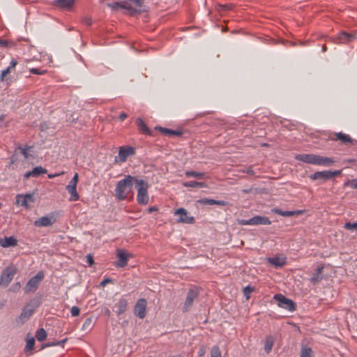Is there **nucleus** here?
I'll use <instances>...</instances> for the list:
<instances>
[{"mask_svg":"<svg viewBox=\"0 0 357 357\" xmlns=\"http://www.w3.org/2000/svg\"><path fill=\"white\" fill-rule=\"evenodd\" d=\"M295 159L305 163L322 166H330L334 162L331 158L315 154H297L295 155Z\"/></svg>","mask_w":357,"mask_h":357,"instance_id":"nucleus-1","label":"nucleus"},{"mask_svg":"<svg viewBox=\"0 0 357 357\" xmlns=\"http://www.w3.org/2000/svg\"><path fill=\"white\" fill-rule=\"evenodd\" d=\"M132 180H120L115 188L114 196L118 201H123L133 196Z\"/></svg>","mask_w":357,"mask_h":357,"instance_id":"nucleus-2","label":"nucleus"},{"mask_svg":"<svg viewBox=\"0 0 357 357\" xmlns=\"http://www.w3.org/2000/svg\"><path fill=\"white\" fill-rule=\"evenodd\" d=\"M144 0H125L121 2H116L110 5L112 8L120 7L130 10L132 13H140L142 11V6Z\"/></svg>","mask_w":357,"mask_h":357,"instance_id":"nucleus-3","label":"nucleus"},{"mask_svg":"<svg viewBox=\"0 0 357 357\" xmlns=\"http://www.w3.org/2000/svg\"><path fill=\"white\" fill-rule=\"evenodd\" d=\"M135 187L137 190V201L138 204L146 205L149 203V197L148 195L149 185L144 180H135Z\"/></svg>","mask_w":357,"mask_h":357,"instance_id":"nucleus-4","label":"nucleus"},{"mask_svg":"<svg viewBox=\"0 0 357 357\" xmlns=\"http://www.w3.org/2000/svg\"><path fill=\"white\" fill-rule=\"evenodd\" d=\"M135 154V149L129 146H121L119 150V153L114 158L116 163L125 162L128 158Z\"/></svg>","mask_w":357,"mask_h":357,"instance_id":"nucleus-5","label":"nucleus"},{"mask_svg":"<svg viewBox=\"0 0 357 357\" xmlns=\"http://www.w3.org/2000/svg\"><path fill=\"white\" fill-rule=\"evenodd\" d=\"M199 295V289L196 287L190 288L187 294L186 299L183 306V312H185L190 310L193 305L195 300H196Z\"/></svg>","mask_w":357,"mask_h":357,"instance_id":"nucleus-6","label":"nucleus"},{"mask_svg":"<svg viewBox=\"0 0 357 357\" xmlns=\"http://www.w3.org/2000/svg\"><path fill=\"white\" fill-rule=\"evenodd\" d=\"M44 278L43 272H38L34 277H32L24 287L26 294L29 292H35L38 287L39 283Z\"/></svg>","mask_w":357,"mask_h":357,"instance_id":"nucleus-7","label":"nucleus"},{"mask_svg":"<svg viewBox=\"0 0 357 357\" xmlns=\"http://www.w3.org/2000/svg\"><path fill=\"white\" fill-rule=\"evenodd\" d=\"M274 299L278 302V305L285 310L293 312L296 310L295 303L291 299L282 294H275Z\"/></svg>","mask_w":357,"mask_h":357,"instance_id":"nucleus-8","label":"nucleus"},{"mask_svg":"<svg viewBox=\"0 0 357 357\" xmlns=\"http://www.w3.org/2000/svg\"><path fill=\"white\" fill-rule=\"evenodd\" d=\"M16 273L17 269L14 266L6 267L1 273L0 282L5 286H8L13 279Z\"/></svg>","mask_w":357,"mask_h":357,"instance_id":"nucleus-9","label":"nucleus"},{"mask_svg":"<svg viewBox=\"0 0 357 357\" xmlns=\"http://www.w3.org/2000/svg\"><path fill=\"white\" fill-rule=\"evenodd\" d=\"M116 255L118 260L114 262L116 267H125L128 264L129 259L131 257V255L122 249L116 250Z\"/></svg>","mask_w":357,"mask_h":357,"instance_id":"nucleus-10","label":"nucleus"},{"mask_svg":"<svg viewBox=\"0 0 357 357\" xmlns=\"http://www.w3.org/2000/svg\"><path fill=\"white\" fill-rule=\"evenodd\" d=\"M175 215H179L177 222L185 224H193L195 218L192 216H189L188 211L183 208H179L174 212Z\"/></svg>","mask_w":357,"mask_h":357,"instance_id":"nucleus-11","label":"nucleus"},{"mask_svg":"<svg viewBox=\"0 0 357 357\" xmlns=\"http://www.w3.org/2000/svg\"><path fill=\"white\" fill-rule=\"evenodd\" d=\"M146 304L145 298H140L134 306V314L139 319H144L146 317Z\"/></svg>","mask_w":357,"mask_h":357,"instance_id":"nucleus-12","label":"nucleus"},{"mask_svg":"<svg viewBox=\"0 0 357 357\" xmlns=\"http://www.w3.org/2000/svg\"><path fill=\"white\" fill-rule=\"evenodd\" d=\"M331 140L340 141L342 144H352L354 139L347 134L343 132H335L329 137Z\"/></svg>","mask_w":357,"mask_h":357,"instance_id":"nucleus-13","label":"nucleus"},{"mask_svg":"<svg viewBox=\"0 0 357 357\" xmlns=\"http://www.w3.org/2000/svg\"><path fill=\"white\" fill-rule=\"evenodd\" d=\"M78 180H71L70 183L66 186V190L70 193L69 201L75 202L79 200V196L77 191V183Z\"/></svg>","mask_w":357,"mask_h":357,"instance_id":"nucleus-14","label":"nucleus"},{"mask_svg":"<svg viewBox=\"0 0 357 357\" xmlns=\"http://www.w3.org/2000/svg\"><path fill=\"white\" fill-rule=\"evenodd\" d=\"M33 202V195L31 194L17 195L16 196L15 204L20 206H24L26 208H29V202Z\"/></svg>","mask_w":357,"mask_h":357,"instance_id":"nucleus-15","label":"nucleus"},{"mask_svg":"<svg viewBox=\"0 0 357 357\" xmlns=\"http://www.w3.org/2000/svg\"><path fill=\"white\" fill-rule=\"evenodd\" d=\"M355 39V35L346 32H341L335 38V43L337 44H345Z\"/></svg>","mask_w":357,"mask_h":357,"instance_id":"nucleus-16","label":"nucleus"},{"mask_svg":"<svg viewBox=\"0 0 357 357\" xmlns=\"http://www.w3.org/2000/svg\"><path fill=\"white\" fill-rule=\"evenodd\" d=\"M128 301L123 296H122L116 303L114 305L115 312L117 315H121L124 313L128 307Z\"/></svg>","mask_w":357,"mask_h":357,"instance_id":"nucleus-17","label":"nucleus"},{"mask_svg":"<svg viewBox=\"0 0 357 357\" xmlns=\"http://www.w3.org/2000/svg\"><path fill=\"white\" fill-rule=\"evenodd\" d=\"M55 219L53 217L43 216L34 222L36 227H48L52 225L55 222Z\"/></svg>","mask_w":357,"mask_h":357,"instance_id":"nucleus-18","label":"nucleus"},{"mask_svg":"<svg viewBox=\"0 0 357 357\" xmlns=\"http://www.w3.org/2000/svg\"><path fill=\"white\" fill-rule=\"evenodd\" d=\"M47 171L46 169L39 166L34 167L31 171H28L24 174L25 178L29 177H39L43 176L44 174H47Z\"/></svg>","mask_w":357,"mask_h":357,"instance_id":"nucleus-19","label":"nucleus"},{"mask_svg":"<svg viewBox=\"0 0 357 357\" xmlns=\"http://www.w3.org/2000/svg\"><path fill=\"white\" fill-rule=\"evenodd\" d=\"M324 266H318L316 269L315 272L312 274V276L310 279V282L313 284H316L319 282H320L324 276H323V270H324Z\"/></svg>","mask_w":357,"mask_h":357,"instance_id":"nucleus-20","label":"nucleus"},{"mask_svg":"<svg viewBox=\"0 0 357 357\" xmlns=\"http://www.w3.org/2000/svg\"><path fill=\"white\" fill-rule=\"evenodd\" d=\"M34 312V308L29 306V305H26L19 316V319L22 322H24L29 319V317L32 315Z\"/></svg>","mask_w":357,"mask_h":357,"instance_id":"nucleus-21","label":"nucleus"},{"mask_svg":"<svg viewBox=\"0 0 357 357\" xmlns=\"http://www.w3.org/2000/svg\"><path fill=\"white\" fill-rule=\"evenodd\" d=\"M17 64V61L15 59H13L10 61L9 66L8 68H6L5 70H2V72H1V74L0 76V80L1 82H3L5 80H6V81L8 80V79H6V77L15 69Z\"/></svg>","mask_w":357,"mask_h":357,"instance_id":"nucleus-22","label":"nucleus"},{"mask_svg":"<svg viewBox=\"0 0 357 357\" xmlns=\"http://www.w3.org/2000/svg\"><path fill=\"white\" fill-rule=\"evenodd\" d=\"M252 225H269L271 223L269 218L266 216L256 215V216L252 217Z\"/></svg>","mask_w":357,"mask_h":357,"instance_id":"nucleus-23","label":"nucleus"},{"mask_svg":"<svg viewBox=\"0 0 357 357\" xmlns=\"http://www.w3.org/2000/svg\"><path fill=\"white\" fill-rule=\"evenodd\" d=\"M199 202L204 205H219V206H227L228 205V202L223 200H215L213 199H202L199 200Z\"/></svg>","mask_w":357,"mask_h":357,"instance_id":"nucleus-24","label":"nucleus"},{"mask_svg":"<svg viewBox=\"0 0 357 357\" xmlns=\"http://www.w3.org/2000/svg\"><path fill=\"white\" fill-rule=\"evenodd\" d=\"M17 243V241L13 236L5 237L1 240L0 244L3 248H8L11 246H15Z\"/></svg>","mask_w":357,"mask_h":357,"instance_id":"nucleus-25","label":"nucleus"},{"mask_svg":"<svg viewBox=\"0 0 357 357\" xmlns=\"http://www.w3.org/2000/svg\"><path fill=\"white\" fill-rule=\"evenodd\" d=\"M340 172H317L314 174V178H318L319 176H322V178H331L333 177L338 176L340 174Z\"/></svg>","mask_w":357,"mask_h":357,"instance_id":"nucleus-26","label":"nucleus"},{"mask_svg":"<svg viewBox=\"0 0 357 357\" xmlns=\"http://www.w3.org/2000/svg\"><path fill=\"white\" fill-rule=\"evenodd\" d=\"M268 261L271 265L275 267H282L286 264L285 258H280L278 257H269L268 258Z\"/></svg>","mask_w":357,"mask_h":357,"instance_id":"nucleus-27","label":"nucleus"},{"mask_svg":"<svg viewBox=\"0 0 357 357\" xmlns=\"http://www.w3.org/2000/svg\"><path fill=\"white\" fill-rule=\"evenodd\" d=\"M183 185L185 187L194 188H202L206 187V184L204 182H197L195 180H190L183 183Z\"/></svg>","mask_w":357,"mask_h":357,"instance_id":"nucleus-28","label":"nucleus"},{"mask_svg":"<svg viewBox=\"0 0 357 357\" xmlns=\"http://www.w3.org/2000/svg\"><path fill=\"white\" fill-rule=\"evenodd\" d=\"M274 337L272 335H268L266 337L264 344V350L266 354H269L271 352L274 344Z\"/></svg>","mask_w":357,"mask_h":357,"instance_id":"nucleus-29","label":"nucleus"},{"mask_svg":"<svg viewBox=\"0 0 357 357\" xmlns=\"http://www.w3.org/2000/svg\"><path fill=\"white\" fill-rule=\"evenodd\" d=\"M75 0H56V5L61 8H70L74 3Z\"/></svg>","mask_w":357,"mask_h":357,"instance_id":"nucleus-30","label":"nucleus"},{"mask_svg":"<svg viewBox=\"0 0 357 357\" xmlns=\"http://www.w3.org/2000/svg\"><path fill=\"white\" fill-rule=\"evenodd\" d=\"M158 130L165 135L179 136L182 134L181 131L171 130L165 128H158Z\"/></svg>","mask_w":357,"mask_h":357,"instance_id":"nucleus-31","label":"nucleus"},{"mask_svg":"<svg viewBox=\"0 0 357 357\" xmlns=\"http://www.w3.org/2000/svg\"><path fill=\"white\" fill-rule=\"evenodd\" d=\"M301 357H313V352L310 347H303L301 351Z\"/></svg>","mask_w":357,"mask_h":357,"instance_id":"nucleus-32","label":"nucleus"},{"mask_svg":"<svg viewBox=\"0 0 357 357\" xmlns=\"http://www.w3.org/2000/svg\"><path fill=\"white\" fill-rule=\"evenodd\" d=\"M274 213L278 215H280L284 217H290L294 215V213L292 211H282L280 208H274L272 210Z\"/></svg>","mask_w":357,"mask_h":357,"instance_id":"nucleus-33","label":"nucleus"},{"mask_svg":"<svg viewBox=\"0 0 357 357\" xmlns=\"http://www.w3.org/2000/svg\"><path fill=\"white\" fill-rule=\"evenodd\" d=\"M36 337L37 340L40 342L45 340V338L47 337V333L45 330L43 328H40L37 330L36 333Z\"/></svg>","mask_w":357,"mask_h":357,"instance_id":"nucleus-34","label":"nucleus"},{"mask_svg":"<svg viewBox=\"0 0 357 357\" xmlns=\"http://www.w3.org/2000/svg\"><path fill=\"white\" fill-rule=\"evenodd\" d=\"M211 357H222L219 347L213 346L211 350Z\"/></svg>","mask_w":357,"mask_h":357,"instance_id":"nucleus-35","label":"nucleus"},{"mask_svg":"<svg viewBox=\"0 0 357 357\" xmlns=\"http://www.w3.org/2000/svg\"><path fill=\"white\" fill-rule=\"evenodd\" d=\"M35 344V340L33 337H31L26 340V344L25 346L26 351H31L33 349Z\"/></svg>","mask_w":357,"mask_h":357,"instance_id":"nucleus-36","label":"nucleus"},{"mask_svg":"<svg viewBox=\"0 0 357 357\" xmlns=\"http://www.w3.org/2000/svg\"><path fill=\"white\" fill-rule=\"evenodd\" d=\"M137 126L139 127V129L143 132H147L148 128L146 125L144 123V121L141 119H137Z\"/></svg>","mask_w":357,"mask_h":357,"instance_id":"nucleus-37","label":"nucleus"},{"mask_svg":"<svg viewBox=\"0 0 357 357\" xmlns=\"http://www.w3.org/2000/svg\"><path fill=\"white\" fill-rule=\"evenodd\" d=\"M29 72L34 75H45L47 73L46 70H43L40 68H30Z\"/></svg>","mask_w":357,"mask_h":357,"instance_id":"nucleus-38","label":"nucleus"},{"mask_svg":"<svg viewBox=\"0 0 357 357\" xmlns=\"http://www.w3.org/2000/svg\"><path fill=\"white\" fill-rule=\"evenodd\" d=\"M344 185L357 189V180H347Z\"/></svg>","mask_w":357,"mask_h":357,"instance_id":"nucleus-39","label":"nucleus"},{"mask_svg":"<svg viewBox=\"0 0 357 357\" xmlns=\"http://www.w3.org/2000/svg\"><path fill=\"white\" fill-rule=\"evenodd\" d=\"M346 229H357V222H347L344 227Z\"/></svg>","mask_w":357,"mask_h":357,"instance_id":"nucleus-40","label":"nucleus"},{"mask_svg":"<svg viewBox=\"0 0 357 357\" xmlns=\"http://www.w3.org/2000/svg\"><path fill=\"white\" fill-rule=\"evenodd\" d=\"M80 310L77 306H73L71 307L70 313L73 317H77L79 314Z\"/></svg>","mask_w":357,"mask_h":357,"instance_id":"nucleus-41","label":"nucleus"},{"mask_svg":"<svg viewBox=\"0 0 357 357\" xmlns=\"http://www.w3.org/2000/svg\"><path fill=\"white\" fill-rule=\"evenodd\" d=\"M238 223L241 225H252V218L249 220H238Z\"/></svg>","mask_w":357,"mask_h":357,"instance_id":"nucleus-42","label":"nucleus"},{"mask_svg":"<svg viewBox=\"0 0 357 357\" xmlns=\"http://www.w3.org/2000/svg\"><path fill=\"white\" fill-rule=\"evenodd\" d=\"M252 290V288H251L250 286H247L246 287L244 288L243 292L247 299L250 298V294H251Z\"/></svg>","mask_w":357,"mask_h":357,"instance_id":"nucleus-43","label":"nucleus"},{"mask_svg":"<svg viewBox=\"0 0 357 357\" xmlns=\"http://www.w3.org/2000/svg\"><path fill=\"white\" fill-rule=\"evenodd\" d=\"M185 176H194V177H198L202 176V174L197 172H185Z\"/></svg>","mask_w":357,"mask_h":357,"instance_id":"nucleus-44","label":"nucleus"},{"mask_svg":"<svg viewBox=\"0 0 357 357\" xmlns=\"http://www.w3.org/2000/svg\"><path fill=\"white\" fill-rule=\"evenodd\" d=\"M18 151H20V153L21 154H22L24 155L25 159L29 158V153H28V151H27L26 149L19 147L18 148Z\"/></svg>","mask_w":357,"mask_h":357,"instance_id":"nucleus-45","label":"nucleus"},{"mask_svg":"<svg viewBox=\"0 0 357 357\" xmlns=\"http://www.w3.org/2000/svg\"><path fill=\"white\" fill-rule=\"evenodd\" d=\"M59 346L58 341L49 342L43 346V348Z\"/></svg>","mask_w":357,"mask_h":357,"instance_id":"nucleus-46","label":"nucleus"},{"mask_svg":"<svg viewBox=\"0 0 357 357\" xmlns=\"http://www.w3.org/2000/svg\"><path fill=\"white\" fill-rule=\"evenodd\" d=\"M86 262L89 264V266L93 265L94 263L93 256H91V255H88L86 256Z\"/></svg>","mask_w":357,"mask_h":357,"instance_id":"nucleus-47","label":"nucleus"},{"mask_svg":"<svg viewBox=\"0 0 357 357\" xmlns=\"http://www.w3.org/2000/svg\"><path fill=\"white\" fill-rule=\"evenodd\" d=\"M109 282H112V280L109 279V278H107V279H105L103 280L101 282H100V286H105L107 283H109Z\"/></svg>","mask_w":357,"mask_h":357,"instance_id":"nucleus-48","label":"nucleus"},{"mask_svg":"<svg viewBox=\"0 0 357 357\" xmlns=\"http://www.w3.org/2000/svg\"><path fill=\"white\" fill-rule=\"evenodd\" d=\"M205 353H206V350H205V349H204V347H202V348L199 350V351H198V356H200V357H202V356H203L205 354Z\"/></svg>","mask_w":357,"mask_h":357,"instance_id":"nucleus-49","label":"nucleus"},{"mask_svg":"<svg viewBox=\"0 0 357 357\" xmlns=\"http://www.w3.org/2000/svg\"><path fill=\"white\" fill-rule=\"evenodd\" d=\"M63 174V172L62 173H56V174H48V177L50 178H54V177H56V176H59L61 175H62Z\"/></svg>","mask_w":357,"mask_h":357,"instance_id":"nucleus-50","label":"nucleus"},{"mask_svg":"<svg viewBox=\"0 0 357 357\" xmlns=\"http://www.w3.org/2000/svg\"><path fill=\"white\" fill-rule=\"evenodd\" d=\"M127 118V114L126 113H121L120 116H119V119H121V121H124Z\"/></svg>","mask_w":357,"mask_h":357,"instance_id":"nucleus-51","label":"nucleus"},{"mask_svg":"<svg viewBox=\"0 0 357 357\" xmlns=\"http://www.w3.org/2000/svg\"><path fill=\"white\" fill-rule=\"evenodd\" d=\"M156 211H158V208L156 206H151L149 207L148 209L149 213H152Z\"/></svg>","mask_w":357,"mask_h":357,"instance_id":"nucleus-52","label":"nucleus"},{"mask_svg":"<svg viewBox=\"0 0 357 357\" xmlns=\"http://www.w3.org/2000/svg\"><path fill=\"white\" fill-rule=\"evenodd\" d=\"M222 7L223 8L224 10H230L233 7V6L231 4H228V5H223V6H222Z\"/></svg>","mask_w":357,"mask_h":357,"instance_id":"nucleus-53","label":"nucleus"},{"mask_svg":"<svg viewBox=\"0 0 357 357\" xmlns=\"http://www.w3.org/2000/svg\"><path fill=\"white\" fill-rule=\"evenodd\" d=\"M67 340H68V338H65L62 340L58 341L59 346L63 347V344L67 342Z\"/></svg>","mask_w":357,"mask_h":357,"instance_id":"nucleus-54","label":"nucleus"},{"mask_svg":"<svg viewBox=\"0 0 357 357\" xmlns=\"http://www.w3.org/2000/svg\"><path fill=\"white\" fill-rule=\"evenodd\" d=\"M0 45L1 46H3V47L6 46L7 45V42L6 40L0 39Z\"/></svg>","mask_w":357,"mask_h":357,"instance_id":"nucleus-55","label":"nucleus"},{"mask_svg":"<svg viewBox=\"0 0 357 357\" xmlns=\"http://www.w3.org/2000/svg\"><path fill=\"white\" fill-rule=\"evenodd\" d=\"M294 213V215H300L303 213V211L298 210V211H292Z\"/></svg>","mask_w":357,"mask_h":357,"instance_id":"nucleus-56","label":"nucleus"},{"mask_svg":"<svg viewBox=\"0 0 357 357\" xmlns=\"http://www.w3.org/2000/svg\"><path fill=\"white\" fill-rule=\"evenodd\" d=\"M86 24L89 26L91 24V19H86Z\"/></svg>","mask_w":357,"mask_h":357,"instance_id":"nucleus-57","label":"nucleus"},{"mask_svg":"<svg viewBox=\"0 0 357 357\" xmlns=\"http://www.w3.org/2000/svg\"><path fill=\"white\" fill-rule=\"evenodd\" d=\"M73 179H75V178H78V174L77 173H75V175L73 176V177L72 178Z\"/></svg>","mask_w":357,"mask_h":357,"instance_id":"nucleus-58","label":"nucleus"},{"mask_svg":"<svg viewBox=\"0 0 357 357\" xmlns=\"http://www.w3.org/2000/svg\"><path fill=\"white\" fill-rule=\"evenodd\" d=\"M106 314H107V316H109V315H110V311H109V310L107 309V310H106Z\"/></svg>","mask_w":357,"mask_h":357,"instance_id":"nucleus-59","label":"nucleus"},{"mask_svg":"<svg viewBox=\"0 0 357 357\" xmlns=\"http://www.w3.org/2000/svg\"><path fill=\"white\" fill-rule=\"evenodd\" d=\"M14 158H15V155L12 156V158H11V163L12 164L14 163Z\"/></svg>","mask_w":357,"mask_h":357,"instance_id":"nucleus-60","label":"nucleus"},{"mask_svg":"<svg viewBox=\"0 0 357 357\" xmlns=\"http://www.w3.org/2000/svg\"><path fill=\"white\" fill-rule=\"evenodd\" d=\"M129 178V179H131V178H134L133 177L130 176H126V178Z\"/></svg>","mask_w":357,"mask_h":357,"instance_id":"nucleus-61","label":"nucleus"},{"mask_svg":"<svg viewBox=\"0 0 357 357\" xmlns=\"http://www.w3.org/2000/svg\"><path fill=\"white\" fill-rule=\"evenodd\" d=\"M243 191H244L245 192H248L250 190H244Z\"/></svg>","mask_w":357,"mask_h":357,"instance_id":"nucleus-62","label":"nucleus"},{"mask_svg":"<svg viewBox=\"0 0 357 357\" xmlns=\"http://www.w3.org/2000/svg\"><path fill=\"white\" fill-rule=\"evenodd\" d=\"M2 207V204L0 202V208Z\"/></svg>","mask_w":357,"mask_h":357,"instance_id":"nucleus-63","label":"nucleus"},{"mask_svg":"<svg viewBox=\"0 0 357 357\" xmlns=\"http://www.w3.org/2000/svg\"><path fill=\"white\" fill-rule=\"evenodd\" d=\"M325 50H326V47H323V50L325 51Z\"/></svg>","mask_w":357,"mask_h":357,"instance_id":"nucleus-64","label":"nucleus"}]
</instances>
